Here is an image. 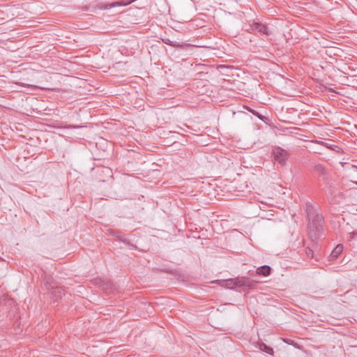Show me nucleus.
Listing matches in <instances>:
<instances>
[{"label": "nucleus", "instance_id": "1", "mask_svg": "<svg viewBox=\"0 0 357 357\" xmlns=\"http://www.w3.org/2000/svg\"><path fill=\"white\" fill-rule=\"evenodd\" d=\"M305 211L309 220L308 234L312 241H315L322 235L324 219L323 215L310 204H306Z\"/></svg>", "mask_w": 357, "mask_h": 357}, {"label": "nucleus", "instance_id": "2", "mask_svg": "<svg viewBox=\"0 0 357 357\" xmlns=\"http://www.w3.org/2000/svg\"><path fill=\"white\" fill-rule=\"evenodd\" d=\"M272 155L275 162L284 165L288 159L289 154L287 151L280 147H275L272 151Z\"/></svg>", "mask_w": 357, "mask_h": 357}, {"label": "nucleus", "instance_id": "3", "mask_svg": "<svg viewBox=\"0 0 357 357\" xmlns=\"http://www.w3.org/2000/svg\"><path fill=\"white\" fill-rule=\"evenodd\" d=\"M250 26V29L248 30L249 31L259 33L261 35L266 36H269L271 34V31L269 28L261 23L253 22L252 24H251Z\"/></svg>", "mask_w": 357, "mask_h": 357}, {"label": "nucleus", "instance_id": "4", "mask_svg": "<svg viewBox=\"0 0 357 357\" xmlns=\"http://www.w3.org/2000/svg\"><path fill=\"white\" fill-rule=\"evenodd\" d=\"M235 279L236 287H246L251 288L252 287V282L248 278L242 277L236 278Z\"/></svg>", "mask_w": 357, "mask_h": 357}, {"label": "nucleus", "instance_id": "5", "mask_svg": "<svg viewBox=\"0 0 357 357\" xmlns=\"http://www.w3.org/2000/svg\"><path fill=\"white\" fill-rule=\"evenodd\" d=\"M215 282L218 283L220 286L225 287V288H229V289L236 288L235 279L218 280Z\"/></svg>", "mask_w": 357, "mask_h": 357}, {"label": "nucleus", "instance_id": "6", "mask_svg": "<svg viewBox=\"0 0 357 357\" xmlns=\"http://www.w3.org/2000/svg\"><path fill=\"white\" fill-rule=\"evenodd\" d=\"M343 248H344V247L342 244H338L331 253V255H330L331 260L336 259L340 255V254L342 252Z\"/></svg>", "mask_w": 357, "mask_h": 357}, {"label": "nucleus", "instance_id": "7", "mask_svg": "<svg viewBox=\"0 0 357 357\" xmlns=\"http://www.w3.org/2000/svg\"><path fill=\"white\" fill-rule=\"evenodd\" d=\"M271 267L269 266H262L257 269V273L260 275L268 276L271 273Z\"/></svg>", "mask_w": 357, "mask_h": 357}, {"label": "nucleus", "instance_id": "8", "mask_svg": "<svg viewBox=\"0 0 357 357\" xmlns=\"http://www.w3.org/2000/svg\"><path fill=\"white\" fill-rule=\"evenodd\" d=\"M135 0H129V1H119L114 2L112 3H110L107 6H106L105 8H111L115 6H125L130 4L132 3Z\"/></svg>", "mask_w": 357, "mask_h": 357}, {"label": "nucleus", "instance_id": "9", "mask_svg": "<svg viewBox=\"0 0 357 357\" xmlns=\"http://www.w3.org/2000/svg\"><path fill=\"white\" fill-rule=\"evenodd\" d=\"M165 43L166 44H167L169 45H171L172 47H183L184 46L190 45L189 44H187V43L177 42V41H173V40H171L169 39H166L165 40Z\"/></svg>", "mask_w": 357, "mask_h": 357}, {"label": "nucleus", "instance_id": "10", "mask_svg": "<svg viewBox=\"0 0 357 357\" xmlns=\"http://www.w3.org/2000/svg\"><path fill=\"white\" fill-rule=\"evenodd\" d=\"M47 289L48 290L52 289L51 294L52 295H54L56 296L57 294H61V289L60 287H54L53 285L50 284L48 282L45 284Z\"/></svg>", "mask_w": 357, "mask_h": 357}, {"label": "nucleus", "instance_id": "11", "mask_svg": "<svg viewBox=\"0 0 357 357\" xmlns=\"http://www.w3.org/2000/svg\"><path fill=\"white\" fill-rule=\"evenodd\" d=\"M259 349L264 351V352H266L267 354H273V350L272 348L268 347L266 344L263 343V342H261L259 344Z\"/></svg>", "mask_w": 357, "mask_h": 357}, {"label": "nucleus", "instance_id": "12", "mask_svg": "<svg viewBox=\"0 0 357 357\" xmlns=\"http://www.w3.org/2000/svg\"><path fill=\"white\" fill-rule=\"evenodd\" d=\"M17 84L26 87L29 89H31L32 91L38 89V87L37 86L32 85V84H26L21 83V82H17Z\"/></svg>", "mask_w": 357, "mask_h": 357}, {"label": "nucleus", "instance_id": "13", "mask_svg": "<svg viewBox=\"0 0 357 357\" xmlns=\"http://www.w3.org/2000/svg\"><path fill=\"white\" fill-rule=\"evenodd\" d=\"M306 255H307V256L309 258H312L313 257V251H312V250H311L310 248H307L306 250Z\"/></svg>", "mask_w": 357, "mask_h": 357}, {"label": "nucleus", "instance_id": "14", "mask_svg": "<svg viewBox=\"0 0 357 357\" xmlns=\"http://www.w3.org/2000/svg\"><path fill=\"white\" fill-rule=\"evenodd\" d=\"M315 169H316V170L321 172H324V168L321 165H316Z\"/></svg>", "mask_w": 357, "mask_h": 357}, {"label": "nucleus", "instance_id": "15", "mask_svg": "<svg viewBox=\"0 0 357 357\" xmlns=\"http://www.w3.org/2000/svg\"><path fill=\"white\" fill-rule=\"evenodd\" d=\"M349 238H350V239L354 238V232L349 234Z\"/></svg>", "mask_w": 357, "mask_h": 357}, {"label": "nucleus", "instance_id": "16", "mask_svg": "<svg viewBox=\"0 0 357 357\" xmlns=\"http://www.w3.org/2000/svg\"><path fill=\"white\" fill-rule=\"evenodd\" d=\"M355 183L357 185V181H356V182H355Z\"/></svg>", "mask_w": 357, "mask_h": 357}]
</instances>
